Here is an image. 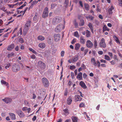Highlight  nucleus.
Returning <instances> with one entry per match:
<instances>
[{"label": "nucleus", "mask_w": 122, "mask_h": 122, "mask_svg": "<svg viewBox=\"0 0 122 122\" xmlns=\"http://www.w3.org/2000/svg\"><path fill=\"white\" fill-rule=\"evenodd\" d=\"M72 101V98L71 97H69L67 99V103L69 105H70Z\"/></svg>", "instance_id": "obj_19"}, {"label": "nucleus", "mask_w": 122, "mask_h": 122, "mask_svg": "<svg viewBox=\"0 0 122 122\" xmlns=\"http://www.w3.org/2000/svg\"><path fill=\"white\" fill-rule=\"evenodd\" d=\"M62 25L61 24H59L58 25L55 29V31L56 32H59L61 28V26Z\"/></svg>", "instance_id": "obj_13"}, {"label": "nucleus", "mask_w": 122, "mask_h": 122, "mask_svg": "<svg viewBox=\"0 0 122 122\" xmlns=\"http://www.w3.org/2000/svg\"><path fill=\"white\" fill-rule=\"evenodd\" d=\"M109 30V29L107 27L106 25H104L103 28V32H104L106 31H108Z\"/></svg>", "instance_id": "obj_27"}, {"label": "nucleus", "mask_w": 122, "mask_h": 122, "mask_svg": "<svg viewBox=\"0 0 122 122\" xmlns=\"http://www.w3.org/2000/svg\"><path fill=\"white\" fill-rule=\"evenodd\" d=\"M5 7L3 6L2 7V8H0V9L2 10L3 11H4L5 12V13H7L8 12L6 10H5Z\"/></svg>", "instance_id": "obj_47"}, {"label": "nucleus", "mask_w": 122, "mask_h": 122, "mask_svg": "<svg viewBox=\"0 0 122 122\" xmlns=\"http://www.w3.org/2000/svg\"><path fill=\"white\" fill-rule=\"evenodd\" d=\"M14 53L13 52H11L10 53H9L7 55V57L8 58H9L13 56L14 55Z\"/></svg>", "instance_id": "obj_37"}, {"label": "nucleus", "mask_w": 122, "mask_h": 122, "mask_svg": "<svg viewBox=\"0 0 122 122\" xmlns=\"http://www.w3.org/2000/svg\"><path fill=\"white\" fill-rule=\"evenodd\" d=\"M38 46L41 48L43 49L45 47L46 45L45 43H41L39 44Z\"/></svg>", "instance_id": "obj_23"}, {"label": "nucleus", "mask_w": 122, "mask_h": 122, "mask_svg": "<svg viewBox=\"0 0 122 122\" xmlns=\"http://www.w3.org/2000/svg\"><path fill=\"white\" fill-rule=\"evenodd\" d=\"M31 24V22L30 20H29L26 22V23L25 24V25L28 26L30 27Z\"/></svg>", "instance_id": "obj_34"}, {"label": "nucleus", "mask_w": 122, "mask_h": 122, "mask_svg": "<svg viewBox=\"0 0 122 122\" xmlns=\"http://www.w3.org/2000/svg\"><path fill=\"white\" fill-rule=\"evenodd\" d=\"M38 65L42 69H45L46 66V64L41 61H38Z\"/></svg>", "instance_id": "obj_7"}, {"label": "nucleus", "mask_w": 122, "mask_h": 122, "mask_svg": "<svg viewBox=\"0 0 122 122\" xmlns=\"http://www.w3.org/2000/svg\"><path fill=\"white\" fill-rule=\"evenodd\" d=\"M42 81L44 86L46 87H48L49 86V81L45 77L42 79Z\"/></svg>", "instance_id": "obj_5"}, {"label": "nucleus", "mask_w": 122, "mask_h": 122, "mask_svg": "<svg viewBox=\"0 0 122 122\" xmlns=\"http://www.w3.org/2000/svg\"><path fill=\"white\" fill-rule=\"evenodd\" d=\"M78 19L80 20L79 25L81 26L84 25V15H83L80 14L78 16Z\"/></svg>", "instance_id": "obj_1"}, {"label": "nucleus", "mask_w": 122, "mask_h": 122, "mask_svg": "<svg viewBox=\"0 0 122 122\" xmlns=\"http://www.w3.org/2000/svg\"><path fill=\"white\" fill-rule=\"evenodd\" d=\"M71 76L72 79H73L74 78V73L73 72H71Z\"/></svg>", "instance_id": "obj_53"}, {"label": "nucleus", "mask_w": 122, "mask_h": 122, "mask_svg": "<svg viewBox=\"0 0 122 122\" xmlns=\"http://www.w3.org/2000/svg\"><path fill=\"white\" fill-rule=\"evenodd\" d=\"M86 18L88 20L90 19V20H92L93 19L94 17L93 16L90 15L86 17Z\"/></svg>", "instance_id": "obj_38"}, {"label": "nucleus", "mask_w": 122, "mask_h": 122, "mask_svg": "<svg viewBox=\"0 0 122 122\" xmlns=\"http://www.w3.org/2000/svg\"><path fill=\"white\" fill-rule=\"evenodd\" d=\"M61 37V35L59 34H55L54 35V40L56 42L60 40Z\"/></svg>", "instance_id": "obj_8"}, {"label": "nucleus", "mask_w": 122, "mask_h": 122, "mask_svg": "<svg viewBox=\"0 0 122 122\" xmlns=\"http://www.w3.org/2000/svg\"><path fill=\"white\" fill-rule=\"evenodd\" d=\"M88 26L90 28L92 32L93 33V27L92 25V23H89L88 25Z\"/></svg>", "instance_id": "obj_29"}, {"label": "nucleus", "mask_w": 122, "mask_h": 122, "mask_svg": "<svg viewBox=\"0 0 122 122\" xmlns=\"http://www.w3.org/2000/svg\"><path fill=\"white\" fill-rule=\"evenodd\" d=\"M6 65V66L5 67V68L6 69H7L10 66V63H7Z\"/></svg>", "instance_id": "obj_45"}, {"label": "nucleus", "mask_w": 122, "mask_h": 122, "mask_svg": "<svg viewBox=\"0 0 122 122\" xmlns=\"http://www.w3.org/2000/svg\"><path fill=\"white\" fill-rule=\"evenodd\" d=\"M104 59L108 61H110V58L107 55H105L104 57Z\"/></svg>", "instance_id": "obj_41"}, {"label": "nucleus", "mask_w": 122, "mask_h": 122, "mask_svg": "<svg viewBox=\"0 0 122 122\" xmlns=\"http://www.w3.org/2000/svg\"><path fill=\"white\" fill-rule=\"evenodd\" d=\"M29 50L31 51L33 53H34L35 54H37V52L35 51L33 49L31 48H29Z\"/></svg>", "instance_id": "obj_40"}, {"label": "nucleus", "mask_w": 122, "mask_h": 122, "mask_svg": "<svg viewBox=\"0 0 122 122\" xmlns=\"http://www.w3.org/2000/svg\"><path fill=\"white\" fill-rule=\"evenodd\" d=\"M20 69V66L16 64H15L12 66V70L15 72H16L19 71Z\"/></svg>", "instance_id": "obj_3"}, {"label": "nucleus", "mask_w": 122, "mask_h": 122, "mask_svg": "<svg viewBox=\"0 0 122 122\" xmlns=\"http://www.w3.org/2000/svg\"><path fill=\"white\" fill-rule=\"evenodd\" d=\"M99 45L100 47L101 48H105L106 47L107 45L104 38H102V39L99 43Z\"/></svg>", "instance_id": "obj_2"}, {"label": "nucleus", "mask_w": 122, "mask_h": 122, "mask_svg": "<svg viewBox=\"0 0 122 122\" xmlns=\"http://www.w3.org/2000/svg\"><path fill=\"white\" fill-rule=\"evenodd\" d=\"M30 58L32 59H35L36 58V56L34 55H33L30 56Z\"/></svg>", "instance_id": "obj_59"}, {"label": "nucleus", "mask_w": 122, "mask_h": 122, "mask_svg": "<svg viewBox=\"0 0 122 122\" xmlns=\"http://www.w3.org/2000/svg\"><path fill=\"white\" fill-rule=\"evenodd\" d=\"M2 100L5 103H8L11 102L12 100L11 99L8 98H6L2 99Z\"/></svg>", "instance_id": "obj_14"}, {"label": "nucleus", "mask_w": 122, "mask_h": 122, "mask_svg": "<svg viewBox=\"0 0 122 122\" xmlns=\"http://www.w3.org/2000/svg\"><path fill=\"white\" fill-rule=\"evenodd\" d=\"M91 34L90 31L88 30H86V36L88 38L91 36Z\"/></svg>", "instance_id": "obj_26"}, {"label": "nucleus", "mask_w": 122, "mask_h": 122, "mask_svg": "<svg viewBox=\"0 0 122 122\" xmlns=\"http://www.w3.org/2000/svg\"><path fill=\"white\" fill-rule=\"evenodd\" d=\"M63 111L65 113V115H68L69 114V112L68 109H64Z\"/></svg>", "instance_id": "obj_36"}, {"label": "nucleus", "mask_w": 122, "mask_h": 122, "mask_svg": "<svg viewBox=\"0 0 122 122\" xmlns=\"http://www.w3.org/2000/svg\"><path fill=\"white\" fill-rule=\"evenodd\" d=\"M80 47V45L79 44L77 43L76 44L75 46V49L76 50H78Z\"/></svg>", "instance_id": "obj_35"}, {"label": "nucleus", "mask_w": 122, "mask_h": 122, "mask_svg": "<svg viewBox=\"0 0 122 122\" xmlns=\"http://www.w3.org/2000/svg\"><path fill=\"white\" fill-rule=\"evenodd\" d=\"M38 2V1H37L36 0L34 1L33 2L31 3V5L29 8V9L32 8L33 7V5L35 4H36Z\"/></svg>", "instance_id": "obj_22"}, {"label": "nucleus", "mask_w": 122, "mask_h": 122, "mask_svg": "<svg viewBox=\"0 0 122 122\" xmlns=\"http://www.w3.org/2000/svg\"><path fill=\"white\" fill-rule=\"evenodd\" d=\"M94 46L95 49H96L97 46V42L96 39H95L94 41Z\"/></svg>", "instance_id": "obj_33"}, {"label": "nucleus", "mask_w": 122, "mask_h": 122, "mask_svg": "<svg viewBox=\"0 0 122 122\" xmlns=\"http://www.w3.org/2000/svg\"><path fill=\"white\" fill-rule=\"evenodd\" d=\"M84 106V104L83 102H81L79 105V107H83Z\"/></svg>", "instance_id": "obj_56"}, {"label": "nucleus", "mask_w": 122, "mask_h": 122, "mask_svg": "<svg viewBox=\"0 0 122 122\" xmlns=\"http://www.w3.org/2000/svg\"><path fill=\"white\" fill-rule=\"evenodd\" d=\"M68 0H65L64 4L66 5L65 6V7H66L67 6V5H68Z\"/></svg>", "instance_id": "obj_46"}, {"label": "nucleus", "mask_w": 122, "mask_h": 122, "mask_svg": "<svg viewBox=\"0 0 122 122\" xmlns=\"http://www.w3.org/2000/svg\"><path fill=\"white\" fill-rule=\"evenodd\" d=\"M9 114L11 118L12 119L15 120L16 119V115L15 114L11 112H9Z\"/></svg>", "instance_id": "obj_16"}, {"label": "nucleus", "mask_w": 122, "mask_h": 122, "mask_svg": "<svg viewBox=\"0 0 122 122\" xmlns=\"http://www.w3.org/2000/svg\"><path fill=\"white\" fill-rule=\"evenodd\" d=\"M91 62L92 64L95 66L97 65L95 60L94 58H92L91 60Z\"/></svg>", "instance_id": "obj_21"}, {"label": "nucleus", "mask_w": 122, "mask_h": 122, "mask_svg": "<svg viewBox=\"0 0 122 122\" xmlns=\"http://www.w3.org/2000/svg\"><path fill=\"white\" fill-rule=\"evenodd\" d=\"M73 122H77V118L75 117H71Z\"/></svg>", "instance_id": "obj_32"}, {"label": "nucleus", "mask_w": 122, "mask_h": 122, "mask_svg": "<svg viewBox=\"0 0 122 122\" xmlns=\"http://www.w3.org/2000/svg\"><path fill=\"white\" fill-rule=\"evenodd\" d=\"M78 56L77 55L74 56L71 59L72 63L76 61L78 59Z\"/></svg>", "instance_id": "obj_18"}, {"label": "nucleus", "mask_w": 122, "mask_h": 122, "mask_svg": "<svg viewBox=\"0 0 122 122\" xmlns=\"http://www.w3.org/2000/svg\"><path fill=\"white\" fill-rule=\"evenodd\" d=\"M48 14V8L47 7L45 8L42 14V17L44 18L47 17Z\"/></svg>", "instance_id": "obj_6"}, {"label": "nucleus", "mask_w": 122, "mask_h": 122, "mask_svg": "<svg viewBox=\"0 0 122 122\" xmlns=\"http://www.w3.org/2000/svg\"><path fill=\"white\" fill-rule=\"evenodd\" d=\"M47 41L48 43L50 44H51L52 43V40L50 36H48L47 38Z\"/></svg>", "instance_id": "obj_25"}, {"label": "nucleus", "mask_w": 122, "mask_h": 122, "mask_svg": "<svg viewBox=\"0 0 122 122\" xmlns=\"http://www.w3.org/2000/svg\"><path fill=\"white\" fill-rule=\"evenodd\" d=\"M108 54L109 55V56L111 57H113V55L112 54V53L110 52H108Z\"/></svg>", "instance_id": "obj_58"}, {"label": "nucleus", "mask_w": 122, "mask_h": 122, "mask_svg": "<svg viewBox=\"0 0 122 122\" xmlns=\"http://www.w3.org/2000/svg\"><path fill=\"white\" fill-rule=\"evenodd\" d=\"M15 45L14 44H12L9 46L7 49L9 51H11L15 47Z\"/></svg>", "instance_id": "obj_17"}, {"label": "nucleus", "mask_w": 122, "mask_h": 122, "mask_svg": "<svg viewBox=\"0 0 122 122\" xmlns=\"http://www.w3.org/2000/svg\"><path fill=\"white\" fill-rule=\"evenodd\" d=\"M100 61L101 62L106 63L107 61L106 60H103V59H102L100 60Z\"/></svg>", "instance_id": "obj_63"}, {"label": "nucleus", "mask_w": 122, "mask_h": 122, "mask_svg": "<svg viewBox=\"0 0 122 122\" xmlns=\"http://www.w3.org/2000/svg\"><path fill=\"white\" fill-rule=\"evenodd\" d=\"M115 9L113 6L112 5L108 10V12L109 15H112L113 12H115Z\"/></svg>", "instance_id": "obj_9"}, {"label": "nucleus", "mask_w": 122, "mask_h": 122, "mask_svg": "<svg viewBox=\"0 0 122 122\" xmlns=\"http://www.w3.org/2000/svg\"><path fill=\"white\" fill-rule=\"evenodd\" d=\"M79 4L82 7H83V6L82 3V2L81 1H80L79 2Z\"/></svg>", "instance_id": "obj_60"}, {"label": "nucleus", "mask_w": 122, "mask_h": 122, "mask_svg": "<svg viewBox=\"0 0 122 122\" xmlns=\"http://www.w3.org/2000/svg\"><path fill=\"white\" fill-rule=\"evenodd\" d=\"M16 112L20 117L22 118L25 116V114L21 110H16Z\"/></svg>", "instance_id": "obj_11"}, {"label": "nucleus", "mask_w": 122, "mask_h": 122, "mask_svg": "<svg viewBox=\"0 0 122 122\" xmlns=\"http://www.w3.org/2000/svg\"><path fill=\"white\" fill-rule=\"evenodd\" d=\"M75 100L76 102L81 101L82 99V98L80 97V96L78 95H76L75 96Z\"/></svg>", "instance_id": "obj_15"}, {"label": "nucleus", "mask_w": 122, "mask_h": 122, "mask_svg": "<svg viewBox=\"0 0 122 122\" xmlns=\"http://www.w3.org/2000/svg\"><path fill=\"white\" fill-rule=\"evenodd\" d=\"M74 35L76 37H79V34L78 32L77 31H76L74 32Z\"/></svg>", "instance_id": "obj_42"}, {"label": "nucleus", "mask_w": 122, "mask_h": 122, "mask_svg": "<svg viewBox=\"0 0 122 122\" xmlns=\"http://www.w3.org/2000/svg\"><path fill=\"white\" fill-rule=\"evenodd\" d=\"M18 41L21 43H22L24 42L23 39L21 37L19 38Z\"/></svg>", "instance_id": "obj_39"}, {"label": "nucleus", "mask_w": 122, "mask_h": 122, "mask_svg": "<svg viewBox=\"0 0 122 122\" xmlns=\"http://www.w3.org/2000/svg\"><path fill=\"white\" fill-rule=\"evenodd\" d=\"M80 42L82 43H84V38L83 37L81 36V37L80 39Z\"/></svg>", "instance_id": "obj_43"}, {"label": "nucleus", "mask_w": 122, "mask_h": 122, "mask_svg": "<svg viewBox=\"0 0 122 122\" xmlns=\"http://www.w3.org/2000/svg\"><path fill=\"white\" fill-rule=\"evenodd\" d=\"M37 39L38 40L42 41L45 39V38L42 36H39L37 37Z\"/></svg>", "instance_id": "obj_28"}, {"label": "nucleus", "mask_w": 122, "mask_h": 122, "mask_svg": "<svg viewBox=\"0 0 122 122\" xmlns=\"http://www.w3.org/2000/svg\"><path fill=\"white\" fill-rule=\"evenodd\" d=\"M76 42V39H74L71 42V43L72 44H74Z\"/></svg>", "instance_id": "obj_57"}, {"label": "nucleus", "mask_w": 122, "mask_h": 122, "mask_svg": "<svg viewBox=\"0 0 122 122\" xmlns=\"http://www.w3.org/2000/svg\"><path fill=\"white\" fill-rule=\"evenodd\" d=\"M110 62L111 63V64L112 65H114L116 63L115 61L113 60L111 61H110Z\"/></svg>", "instance_id": "obj_50"}, {"label": "nucleus", "mask_w": 122, "mask_h": 122, "mask_svg": "<svg viewBox=\"0 0 122 122\" xmlns=\"http://www.w3.org/2000/svg\"><path fill=\"white\" fill-rule=\"evenodd\" d=\"M56 6V4H51V9H53Z\"/></svg>", "instance_id": "obj_49"}, {"label": "nucleus", "mask_w": 122, "mask_h": 122, "mask_svg": "<svg viewBox=\"0 0 122 122\" xmlns=\"http://www.w3.org/2000/svg\"><path fill=\"white\" fill-rule=\"evenodd\" d=\"M36 116H34L32 118V120L33 121H34L36 120Z\"/></svg>", "instance_id": "obj_61"}, {"label": "nucleus", "mask_w": 122, "mask_h": 122, "mask_svg": "<svg viewBox=\"0 0 122 122\" xmlns=\"http://www.w3.org/2000/svg\"><path fill=\"white\" fill-rule=\"evenodd\" d=\"M86 46L88 48H92L93 46L92 43L90 40H87L86 42Z\"/></svg>", "instance_id": "obj_10"}, {"label": "nucleus", "mask_w": 122, "mask_h": 122, "mask_svg": "<svg viewBox=\"0 0 122 122\" xmlns=\"http://www.w3.org/2000/svg\"><path fill=\"white\" fill-rule=\"evenodd\" d=\"M80 85L82 87L84 88V82L82 81H81L79 83Z\"/></svg>", "instance_id": "obj_44"}, {"label": "nucleus", "mask_w": 122, "mask_h": 122, "mask_svg": "<svg viewBox=\"0 0 122 122\" xmlns=\"http://www.w3.org/2000/svg\"><path fill=\"white\" fill-rule=\"evenodd\" d=\"M76 68L75 66H70V69L71 70L74 69Z\"/></svg>", "instance_id": "obj_51"}, {"label": "nucleus", "mask_w": 122, "mask_h": 122, "mask_svg": "<svg viewBox=\"0 0 122 122\" xmlns=\"http://www.w3.org/2000/svg\"><path fill=\"white\" fill-rule=\"evenodd\" d=\"M59 19H61V18L59 17L54 18L52 20L53 24L55 25L60 23L61 21V20Z\"/></svg>", "instance_id": "obj_4"}, {"label": "nucleus", "mask_w": 122, "mask_h": 122, "mask_svg": "<svg viewBox=\"0 0 122 122\" xmlns=\"http://www.w3.org/2000/svg\"><path fill=\"white\" fill-rule=\"evenodd\" d=\"M64 53L65 52L64 51H61V56L62 57H63L64 56Z\"/></svg>", "instance_id": "obj_52"}, {"label": "nucleus", "mask_w": 122, "mask_h": 122, "mask_svg": "<svg viewBox=\"0 0 122 122\" xmlns=\"http://www.w3.org/2000/svg\"><path fill=\"white\" fill-rule=\"evenodd\" d=\"M74 24L75 25L76 27L77 26H78V23L77 22H76V20H75L74 22Z\"/></svg>", "instance_id": "obj_54"}, {"label": "nucleus", "mask_w": 122, "mask_h": 122, "mask_svg": "<svg viewBox=\"0 0 122 122\" xmlns=\"http://www.w3.org/2000/svg\"><path fill=\"white\" fill-rule=\"evenodd\" d=\"M97 62L98 64V67H99L100 66V63L99 61L98 60H97Z\"/></svg>", "instance_id": "obj_55"}, {"label": "nucleus", "mask_w": 122, "mask_h": 122, "mask_svg": "<svg viewBox=\"0 0 122 122\" xmlns=\"http://www.w3.org/2000/svg\"><path fill=\"white\" fill-rule=\"evenodd\" d=\"M82 74L81 73H78L77 76V78L78 79H79V80L81 79L82 78Z\"/></svg>", "instance_id": "obj_30"}, {"label": "nucleus", "mask_w": 122, "mask_h": 122, "mask_svg": "<svg viewBox=\"0 0 122 122\" xmlns=\"http://www.w3.org/2000/svg\"><path fill=\"white\" fill-rule=\"evenodd\" d=\"M113 38L115 39L116 42L117 43H118L119 44H120V42L119 40V39L118 37L116 36H114L113 37Z\"/></svg>", "instance_id": "obj_24"}, {"label": "nucleus", "mask_w": 122, "mask_h": 122, "mask_svg": "<svg viewBox=\"0 0 122 122\" xmlns=\"http://www.w3.org/2000/svg\"><path fill=\"white\" fill-rule=\"evenodd\" d=\"M98 53L99 54L102 55L103 54V52L102 51H99L98 52Z\"/></svg>", "instance_id": "obj_64"}, {"label": "nucleus", "mask_w": 122, "mask_h": 122, "mask_svg": "<svg viewBox=\"0 0 122 122\" xmlns=\"http://www.w3.org/2000/svg\"><path fill=\"white\" fill-rule=\"evenodd\" d=\"M29 27L25 25L23 29L24 35L25 36L27 34L29 30Z\"/></svg>", "instance_id": "obj_12"}, {"label": "nucleus", "mask_w": 122, "mask_h": 122, "mask_svg": "<svg viewBox=\"0 0 122 122\" xmlns=\"http://www.w3.org/2000/svg\"><path fill=\"white\" fill-rule=\"evenodd\" d=\"M1 84L3 85H5L7 86V87L8 88L9 87V83L7 82H6L5 81H4L3 80H1Z\"/></svg>", "instance_id": "obj_20"}, {"label": "nucleus", "mask_w": 122, "mask_h": 122, "mask_svg": "<svg viewBox=\"0 0 122 122\" xmlns=\"http://www.w3.org/2000/svg\"><path fill=\"white\" fill-rule=\"evenodd\" d=\"M27 109V108L26 107H25L22 108V110L23 111H25Z\"/></svg>", "instance_id": "obj_62"}, {"label": "nucleus", "mask_w": 122, "mask_h": 122, "mask_svg": "<svg viewBox=\"0 0 122 122\" xmlns=\"http://www.w3.org/2000/svg\"><path fill=\"white\" fill-rule=\"evenodd\" d=\"M84 6L86 10H89L90 6L88 4L85 3L84 4Z\"/></svg>", "instance_id": "obj_31"}, {"label": "nucleus", "mask_w": 122, "mask_h": 122, "mask_svg": "<svg viewBox=\"0 0 122 122\" xmlns=\"http://www.w3.org/2000/svg\"><path fill=\"white\" fill-rule=\"evenodd\" d=\"M18 3L16 4H15L14 5H11V4H8V5L10 7L13 8L14 6L15 5H17L18 4Z\"/></svg>", "instance_id": "obj_48"}]
</instances>
